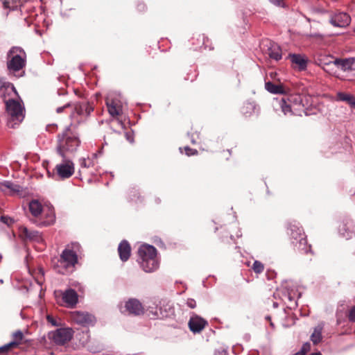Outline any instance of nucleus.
I'll list each match as a JSON object with an SVG mask.
<instances>
[{"mask_svg": "<svg viewBox=\"0 0 355 355\" xmlns=\"http://www.w3.org/2000/svg\"><path fill=\"white\" fill-rule=\"evenodd\" d=\"M57 141V152L64 159L73 155L80 144L78 135L71 130V125L58 135Z\"/></svg>", "mask_w": 355, "mask_h": 355, "instance_id": "f257e3e1", "label": "nucleus"}, {"mask_svg": "<svg viewBox=\"0 0 355 355\" xmlns=\"http://www.w3.org/2000/svg\"><path fill=\"white\" fill-rule=\"evenodd\" d=\"M80 250L78 243L68 245L62 251L59 259L53 260V267L57 272L67 274L78 263V252Z\"/></svg>", "mask_w": 355, "mask_h": 355, "instance_id": "f03ea898", "label": "nucleus"}, {"mask_svg": "<svg viewBox=\"0 0 355 355\" xmlns=\"http://www.w3.org/2000/svg\"><path fill=\"white\" fill-rule=\"evenodd\" d=\"M276 106H279L284 115H307L304 97L300 94H291L280 99H275Z\"/></svg>", "mask_w": 355, "mask_h": 355, "instance_id": "7ed1b4c3", "label": "nucleus"}, {"mask_svg": "<svg viewBox=\"0 0 355 355\" xmlns=\"http://www.w3.org/2000/svg\"><path fill=\"white\" fill-rule=\"evenodd\" d=\"M138 261L142 269L146 272H151L159 267L157 259V250L150 245H141L138 250Z\"/></svg>", "mask_w": 355, "mask_h": 355, "instance_id": "20e7f679", "label": "nucleus"}, {"mask_svg": "<svg viewBox=\"0 0 355 355\" xmlns=\"http://www.w3.org/2000/svg\"><path fill=\"white\" fill-rule=\"evenodd\" d=\"M29 210L31 214L37 220V225L48 226L52 225L55 220V213L51 207H44L37 200L29 203Z\"/></svg>", "mask_w": 355, "mask_h": 355, "instance_id": "39448f33", "label": "nucleus"}, {"mask_svg": "<svg viewBox=\"0 0 355 355\" xmlns=\"http://www.w3.org/2000/svg\"><path fill=\"white\" fill-rule=\"evenodd\" d=\"M6 110L9 115L8 125L11 128H15L16 125L20 123L24 119V107L21 100L9 99L5 101Z\"/></svg>", "mask_w": 355, "mask_h": 355, "instance_id": "423d86ee", "label": "nucleus"}, {"mask_svg": "<svg viewBox=\"0 0 355 355\" xmlns=\"http://www.w3.org/2000/svg\"><path fill=\"white\" fill-rule=\"evenodd\" d=\"M26 64V54L23 49L12 47L7 53V67L10 71H19Z\"/></svg>", "mask_w": 355, "mask_h": 355, "instance_id": "0eeeda50", "label": "nucleus"}, {"mask_svg": "<svg viewBox=\"0 0 355 355\" xmlns=\"http://www.w3.org/2000/svg\"><path fill=\"white\" fill-rule=\"evenodd\" d=\"M292 243L301 252L307 253L310 251L311 246L307 245V241L301 227L295 222L289 227Z\"/></svg>", "mask_w": 355, "mask_h": 355, "instance_id": "6e6552de", "label": "nucleus"}, {"mask_svg": "<svg viewBox=\"0 0 355 355\" xmlns=\"http://www.w3.org/2000/svg\"><path fill=\"white\" fill-rule=\"evenodd\" d=\"M71 112L70 119L71 120V127L73 123L79 124L83 116H88L94 110V107L89 103L76 102L71 103Z\"/></svg>", "mask_w": 355, "mask_h": 355, "instance_id": "1a4fd4ad", "label": "nucleus"}, {"mask_svg": "<svg viewBox=\"0 0 355 355\" xmlns=\"http://www.w3.org/2000/svg\"><path fill=\"white\" fill-rule=\"evenodd\" d=\"M106 105L109 114L112 117L118 116L123 113V102L119 96L109 94L106 98Z\"/></svg>", "mask_w": 355, "mask_h": 355, "instance_id": "9d476101", "label": "nucleus"}, {"mask_svg": "<svg viewBox=\"0 0 355 355\" xmlns=\"http://www.w3.org/2000/svg\"><path fill=\"white\" fill-rule=\"evenodd\" d=\"M120 311L124 314L139 315L144 314V308L138 300L131 298L120 306Z\"/></svg>", "mask_w": 355, "mask_h": 355, "instance_id": "9b49d317", "label": "nucleus"}, {"mask_svg": "<svg viewBox=\"0 0 355 355\" xmlns=\"http://www.w3.org/2000/svg\"><path fill=\"white\" fill-rule=\"evenodd\" d=\"M70 316L73 322L83 327L92 326L96 322L95 317L87 312L75 311L71 312Z\"/></svg>", "mask_w": 355, "mask_h": 355, "instance_id": "f8f14e48", "label": "nucleus"}, {"mask_svg": "<svg viewBox=\"0 0 355 355\" xmlns=\"http://www.w3.org/2000/svg\"><path fill=\"white\" fill-rule=\"evenodd\" d=\"M72 337L71 329L60 328L49 334V338L57 345H64Z\"/></svg>", "mask_w": 355, "mask_h": 355, "instance_id": "ddd939ff", "label": "nucleus"}, {"mask_svg": "<svg viewBox=\"0 0 355 355\" xmlns=\"http://www.w3.org/2000/svg\"><path fill=\"white\" fill-rule=\"evenodd\" d=\"M62 159V162L55 166L56 173L61 179H67L73 174L74 164L69 157Z\"/></svg>", "mask_w": 355, "mask_h": 355, "instance_id": "4468645a", "label": "nucleus"}, {"mask_svg": "<svg viewBox=\"0 0 355 355\" xmlns=\"http://www.w3.org/2000/svg\"><path fill=\"white\" fill-rule=\"evenodd\" d=\"M55 297L62 296V300L65 306L69 308L74 307L78 302V295L77 293L71 288L67 289L64 292L59 291L55 292Z\"/></svg>", "mask_w": 355, "mask_h": 355, "instance_id": "2eb2a0df", "label": "nucleus"}, {"mask_svg": "<svg viewBox=\"0 0 355 355\" xmlns=\"http://www.w3.org/2000/svg\"><path fill=\"white\" fill-rule=\"evenodd\" d=\"M207 324V322L197 315H193L189 321L190 330L193 333L200 332Z\"/></svg>", "mask_w": 355, "mask_h": 355, "instance_id": "dca6fc26", "label": "nucleus"}, {"mask_svg": "<svg viewBox=\"0 0 355 355\" xmlns=\"http://www.w3.org/2000/svg\"><path fill=\"white\" fill-rule=\"evenodd\" d=\"M331 23L334 26L345 27L350 23V17L345 12H339L331 17Z\"/></svg>", "mask_w": 355, "mask_h": 355, "instance_id": "f3484780", "label": "nucleus"}, {"mask_svg": "<svg viewBox=\"0 0 355 355\" xmlns=\"http://www.w3.org/2000/svg\"><path fill=\"white\" fill-rule=\"evenodd\" d=\"M334 64L344 71H352L355 67V58L335 59Z\"/></svg>", "mask_w": 355, "mask_h": 355, "instance_id": "a211bd4d", "label": "nucleus"}, {"mask_svg": "<svg viewBox=\"0 0 355 355\" xmlns=\"http://www.w3.org/2000/svg\"><path fill=\"white\" fill-rule=\"evenodd\" d=\"M300 297V293L297 294L293 291V290L289 291L288 289H286L282 293V300L287 304L288 306L292 308L295 306H297L296 300Z\"/></svg>", "mask_w": 355, "mask_h": 355, "instance_id": "6ab92c4d", "label": "nucleus"}, {"mask_svg": "<svg viewBox=\"0 0 355 355\" xmlns=\"http://www.w3.org/2000/svg\"><path fill=\"white\" fill-rule=\"evenodd\" d=\"M0 190L10 195L18 194L21 191V187L9 181L0 183Z\"/></svg>", "mask_w": 355, "mask_h": 355, "instance_id": "aec40b11", "label": "nucleus"}, {"mask_svg": "<svg viewBox=\"0 0 355 355\" xmlns=\"http://www.w3.org/2000/svg\"><path fill=\"white\" fill-rule=\"evenodd\" d=\"M339 233L347 239H350L355 234V226L351 221L343 223L339 226Z\"/></svg>", "mask_w": 355, "mask_h": 355, "instance_id": "412c9836", "label": "nucleus"}, {"mask_svg": "<svg viewBox=\"0 0 355 355\" xmlns=\"http://www.w3.org/2000/svg\"><path fill=\"white\" fill-rule=\"evenodd\" d=\"M118 251L121 260L126 261L129 259L131 252L128 242L125 240L122 241L119 245Z\"/></svg>", "mask_w": 355, "mask_h": 355, "instance_id": "4be33fe9", "label": "nucleus"}, {"mask_svg": "<svg viewBox=\"0 0 355 355\" xmlns=\"http://www.w3.org/2000/svg\"><path fill=\"white\" fill-rule=\"evenodd\" d=\"M289 57L292 63L295 64L300 70H304L306 69L307 59L304 55L300 54H291Z\"/></svg>", "mask_w": 355, "mask_h": 355, "instance_id": "5701e85b", "label": "nucleus"}, {"mask_svg": "<svg viewBox=\"0 0 355 355\" xmlns=\"http://www.w3.org/2000/svg\"><path fill=\"white\" fill-rule=\"evenodd\" d=\"M268 53L270 58L277 61L281 60L282 57L280 46L278 44L270 42L268 48Z\"/></svg>", "mask_w": 355, "mask_h": 355, "instance_id": "b1692460", "label": "nucleus"}, {"mask_svg": "<svg viewBox=\"0 0 355 355\" xmlns=\"http://www.w3.org/2000/svg\"><path fill=\"white\" fill-rule=\"evenodd\" d=\"M21 234L25 238L40 242L42 240V236L39 232L35 230H29L26 227H23L21 230Z\"/></svg>", "mask_w": 355, "mask_h": 355, "instance_id": "393cba45", "label": "nucleus"}, {"mask_svg": "<svg viewBox=\"0 0 355 355\" xmlns=\"http://www.w3.org/2000/svg\"><path fill=\"white\" fill-rule=\"evenodd\" d=\"M322 324H320L314 328V331L311 336V340L314 344H318L322 340Z\"/></svg>", "mask_w": 355, "mask_h": 355, "instance_id": "a878e982", "label": "nucleus"}, {"mask_svg": "<svg viewBox=\"0 0 355 355\" xmlns=\"http://www.w3.org/2000/svg\"><path fill=\"white\" fill-rule=\"evenodd\" d=\"M265 87L267 91L272 94H283L284 89L280 85H275L271 82L266 83Z\"/></svg>", "mask_w": 355, "mask_h": 355, "instance_id": "bb28decb", "label": "nucleus"}, {"mask_svg": "<svg viewBox=\"0 0 355 355\" xmlns=\"http://www.w3.org/2000/svg\"><path fill=\"white\" fill-rule=\"evenodd\" d=\"M335 59L331 55H321L317 59V63L324 69L325 66H328L330 64L333 63Z\"/></svg>", "mask_w": 355, "mask_h": 355, "instance_id": "cd10ccee", "label": "nucleus"}, {"mask_svg": "<svg viewBox=\"0 0 355 355\" xmlns=\"http://www.w3.org/2000/svg\"><path fill=\"white\" fill-rule=\"evenodd\" d=\"M3 8L10 10H15L21 6V0H0Z\"/></svg>", "mask_w": 355, "mask_h": 355, "instance_id": "c85d7f7f", "label": "nucleus"}, {"mask_svg": "<svg viewBox=\"0 0 355 355\" xmlns=\"http://www.w3.org/2000/svg\"><path fill=\"white\" fill-rule=\"evenodd\" d=\"M256 105L252 102L245 103L241 108L242 113L245 116L251 115L254 112Z\"/></svg>", "mask_w": 355, "mask_h": 355, "instance_id": "c756f323", "label": "nucleus"}, {"mask_svg": "<svg viewBox=\"0 0 355 355\" xmlns=\"http://www.w3.org/2000/svg\"><path fill=\"white\" fill-rule=\"evenodd\" d=\"M338 96L340 101L347 102L352 107L355 108V98L353 96L345 93H338Z\"/></svg>", "mask_w": 355, "mask_h": 355, "instance_id": "7c9ffc66", "label": "nucleus"}, {"mask_svg": "<svg viewBox=\"0 0 355 355\" xmlns=\"http://www.w3.org/2000/svg\"><path fill=\"white\" fill-rule=\"evenodd\" d=\"M6 88V89H10L15 94H17V92L15 90V87L11 83L6 82L4 78H0V89Z\"/></svg>", "mask_w": 355, "mask_h": 355, "instance_id": "2f4dec72", "label": "nucleus"}, {"mask_svg": "<svg viewBox=\"0 0 355 355\" xmlns=\"http://www.w3.org/2000/svg\"><path fill=\"white\" fill-rule=\"evenodd\" d=\"M252 269L254 272L259 274L263 271L264 266L261 262L259 261H254L252 265Z\"/></svg>", "mask_w": 355, "mask_h": 355, "instance_id": "473e14b6", "label": "nucleus"}, {"mask_svg": "<svg viewBox=\"0 0 355 355\" xmlns=\"http://www.w3.org/2000/svg\"><path fill=\"white\" fill-rule=\"evenodd\" d=\"M18 345V342L11 341L10 343L0 347V353H5L8 352L9 349Z\"/></svg>", "mask_w": 355, "mask_h": 355, "instance_id": "72a5a7b5", "label": "nucleus"}, {"mask_svg": "<svg viewBox=\"0 0 355 355\" xmlns=\"http://www.w3.org/2000/svg\"><path fill=\"white\" fill-rule=\"evenodd\" d=\"M12 336L15 339L13 341L18 342V345L20 343L24 337L23 333L21 331H17L13 334Z\"/></svg>", "mask_w": 355, "mask_h": 355, "instance_id": "f704fd0d", "label": "nucleus"}, {"mask_svg": "<svg viewBox=\"0 0 355 355\" xmlns=\"http://www.w3.org/2000/svg\"><path fill=\"white\" fill-rule=\"evenodd\" d=\"M347 316L350 322H355V306L349 309Z\"/></svg>", "mask_w": 355, "mask_h": 355, "instance_id": "c9c22d12", "label": "nucleus"}, {"mask_svg": "<svg viewBox=\"0 0 355 355\" xmlns=\"http://www.w3.org/2000/svg\"><path fill=\"white\" fill-rule=\"evenodd\" d=\"M184 150L188 156L194 155L198 153V151L196 149H192L189 146L184 147Z\"/></svg>", "mask_w": 355, "mask_h": 355, "instance_id": "e433bc0d", "label": "nucleus"}, {"mask_svg": "<svg viewBox=\"0 0 355 355\" xmlns=\"http://www.w3.org/2000/svg\"><path fill=\"white\" fill-rule=\"evenodd\" d=\"M47 321L54 327L59 326V323L57 322L56 320L51 315H46Z\"/></svg>", "mask_w": 355, "mask_h": 355, "instance_id": "4c0bfd02", "label": "nucleus"}, {"mask_svg": "<svg viewBox=\"0 0 355 355\" xmlns=\"http://www.w3.org/2000/svg\"><path fill=\"white\" fill-rule=\"evenodd\" d=\"M1 220L3 223H6V224H7L8 225L13 223V220L11 218L8 217V216H1Z\"/></svg>", "mask_w": 355, "mask_h": 355, "instance_id": "58836bf2", "label": "nucleus"}, {"mask_svg": "<svg viewBox=\"0 0 355 355\" xmlns=\"http://www.w3.org/2000/svg\"><path fill=\"white\" fill-rule=\"evenodd\" d=\"M187 306L191 309H194L196 306V302L193 299L189 298L187 301Z\"/></svg>", "mask_w": 355, "mask_h": 355, "instance_id": "ea45409f", "label": "nucleus"}, {"mask_svg": "<svg viewBox=\"0 0 355 355\" xmlns=\"http://www.w3.org/2000/svg\"><path fill=\"white\" fill-rule=\"evenodd\" d=\"M309 349H310V344L306 343L302 345V347L300 351L302 352L303 354L305 355L306 353L309 350Z\"/></svg>", "mask_w": 355, "mask_h": 355, "instance_id": "a19ab883", "label": "nucleus"}, {"mask_svg": "<svg viewBox=\"0 0 355 355\" xmlns=\"http://www.w3.org/2000/svg\"><path fill=\"white\" fill-rule=\"evenodd\" d=\"M69 107H71V103H67V104H65L63 106L58 107L56 109V112L58 113V114L62 113L64 110H65L66 108H68Z\"/></svg>", "mask_w": 355, "mask_h": 355, "instance_id": "79ce46f5", "label": "nucleus"}, {"mask_svg": "<svg viewBox=\"0 0 355 355\" xmlns=\"http://www.w3.org/2000/svg\"><path fill=\"white\" fill-rule=\"evenodd\" d=\"M272 3L279 6H283V1L284 0H269Z\"/></svg>", "mask_w": 355, "mask_h": 355, "instance_id": "37998d69", "label": "nucleus"}, {"mask_svg": "<svg viewBox=\"0 0 355 355\" xmlns=\"http://www.w3.org/2000/svg\"><path fill=\"white\" fill-rule=\"evenodd\" d=\"M227 351L225 349L217 350L215 353V355H227Z\"/></svg>", "mask_w": 355, "mask_h": 355, "instance_id": "c03bdc74", "label": "nucleus"}, {"mask_svg": "<svg viewBox=\"0 0 355 355\" xmlns=\"http://www.w3.org/2000/svg\"><path fill=\"white\" fill-rule=\"evenodd\" d=\"M80 162L81 166H83V167H87V161H86L85 159H80Z\"/></svg>", "mask_w": 355, "mask_h": 355, "instance_id": "a18cd8bd", "label": "nucleus"}, {"mask_svg": "<svg viewBox=\"0 0 355 355\" xmlns=\"http://www.w3.org/2000/svg\"><path fill=\"white\" fill-rule=\"evenodd\" d=\"M126 137H127V139L130 141V142H132L133 141V139L129 137L128 134L126 133Z\"/></svg>", "mask_w": 355, "mask_h": 355, "instance_id": "49530a36", "label": "nucleus"}, {"mask_svg": "<svg viewBox=\"0 0 355 355\" xmlns=\"http://www.w3.org/2000/svg\"><path fill=\"white\" fill-rule=\"evenodd\" d=\"M294 355H304V354H303L302 352L299 351V352H296Z\"/></svg>", "mask_w": 355, "mask_h": 355, "instance_id": "de8ad7c7", "label": "nucleus"}, {"mask_svg": "<svg viewBox=\"0 0 355 355\" xmlns=\"http://www.w3.org/2000/svg\"><path fill=\"white\" fill-rule=\"evenodd\" d=\"M311 36H312V37H320V35H319V34H315V35H312Z\"/></svg>", "mask_w": 355, "mask_h": 355, "instance_id": "09e8293b", "label": "nucleus"}, {"mask_svg": "<svg viewBox=\"0 0 355 355\" xmlns=\"http://www.w3.org/2000/svg\"><path fill=\"white\" fill-rule=\"evenodd\" d=\"M310 355H322L320 352L318 353H312Z\"/></svg>", "mask_w": 355, "mask_h": 355, "instance_id": "8fccbe9b", "label": "nucleus"}, {"mask_svg": "<svg viewBox=\"0 0 355 355\" xmlns=\"http://www.w3.org/2000/svg\"><path fill=\"white\" fill-rule=\"evenodd\" d=\"M119 123H120L121 125H123V123L121 121H118Z\"/></svg>", "mask_w": 355, "mask_h": 355, "instance_id": "3c124183", "label": "nucleus"}, {"mask_svg": "<svg viewBox=\"0 0 355 355\" xmlns=\"http://www.w3.org/2000/svg\"><path fill=\"white\" fill-rule=\"evenodd\" d=\"M273 305H274V306H275V307H277V303H274V304H273Z\"/></svg>", "mask_w": 355, "mask_h": 355, "instance_id": "603ef678", "label": "nucleus"}]
</instances>
